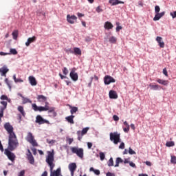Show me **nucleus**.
Returning a JSON list of instances; mask_svg holds the SVG:
<instances>
[{
    "instance_id": "nucleus-49",
    "label": "nucleus",
    "mask_w": 176,
    "mask_h": 176,
    "mask_svg": "<svg viewBox=\"0 0 176 176\" xmlns=\"http://www.w3.org/2000/svg\"><path fill=\"white\" fill-rule=\"evenodd\" d=\"M162 72H163L164 75H165V76H168V73L167 72V69L166 68L163 69Z\"/></svg>"
},
{
    "instance_id": "nucleus-33",
    "label": "nucleus",
    "mask_w": 176,
    "mask_h": 176,
    "mask_svg": "<svg viewBox=\"0 0 176 176\" xmlns=\"http://www.w3.org/2000/svg\"><path fill=\"white\" fill-rule=\"evenodd\" d=\"M22 100H23V104H28V102L30 104H32V101L30 99H28V98H25L24 96L22 97Z\"/></svg>"
},
{
    "instance_id": "nucleus-13",
    "label": "nucleus",
    "mask_w": 176,
    "mask_h": 176,
    "mask_svg": "<svg viewBox=\"0 0 176 176\" xmlns=\"http://www.w3.org/2000/svg\"><path fill=\"white\" fill-rule=\"evenodd\" d=\"M70 78L71 79H72V80H74V82H76V80H78V73L75 72L74 69H72L70 72Z\"/></svg>"
},
{
    "instance_id": "nucleus-8",
    "label": "nucleus",
    "mask_w": 176,
    "mask_h": 176,
    "mask_svg": "<svg viewBox=\"0 0 176 176\" xmlns=\"http://www.w3.org/2000/svg\"><path fill=\"white\" fill-rule=\"evenodd\" d=\"M1 104L3 107H0V122H2V118H3V112H4L5 109H6V107H8V102L1 101Z\"/></svg>"
},
{
    "instance_id": "nucleus-42",
    "label": "nucleus",
    "mask_w": 176,
    "mask_h": 176,
    "mask_svg": "<svg viewBox=\"0 0 176 176\" xmlns=\"http://www.w3.org/2000/svg\"><path fill=\"white\" fill-rule=\"evenodd\" d=\"M37 99L38 101H45V96L43 95H39L38 96Z\"/></svg>"
},
{
    "instance_id": "nucleus-19",
    "label": "nucleus",
    "mask_w": 176,
    "mask_h": 176,
    "mask_svg": "<svg viewBox=\"0 0 176 176\" xmlns=\"http://www.w3.org/2000/svg\"><path fill=\"white\" fill-rule=\"evenodd\" d=\"M36 123H38V124H45V119H43L42 116L38 115L36 117Z\"/></svg>"
},
{
    "instance_id": "nucleus-43",
    "label": "nucleus",
    "mask_w": 176,
    "mask_h": 176,
    "mask_svg": "<svg viewBox=\"0 0 176 176\" xmlns=\"http://www.w3.org/2000/svg\"><path fill=\"white\" fill-rule=\"evenodd\" d=\"M47 144H50V145H53L54 144H55L56 142V140H49V139H47Z\"/></svg>"
},
{
    "instance_id": "nucleus-17",
    "label": "nucleus",
    "mask_w": 176,
    "mask_h": 176,
    "mask_svg": "<svg viewBox=\"0 0 176 176\" xmlns=\"http://www.w3.org/2000/svg\"><path fill=\"white\" fill-rule=\"evenodd\" d=\"M8 72H9V69H8L6 66H3L0 69V73L1 76L6 77V74H8Z\"/></svg>"
},
{
    "instance_id": "nucleus-51",
    "label": "nucleus",
    "mask_w": 176,
    "mask_h": 176,
    "mask_svg": "<svg viewBox=\"0 0 176 176\" xmlns=\"http://www.w3.org/2000/svg\"><path fill=\"white\" fill-rule=\"evenodd\" d=\"M25 174V170H23L20 171L18 176H24Z\"/></svg>"
},
{
    "instance_id": "nucleus-15",
    "label": "nucleus",
    "mask_w": 176,
    "mask_h": 176,
    "mask_svg": "<svg viewBox=\"0 0 176 176\" xmlns=\"http://www.w3.org/2000/svg\"><path fill=\"white\" fill-rule=\"evenodd\" d=\"M109 98L112 100H116L118 98V93H116V91L111 90L109 92Z\"/></svg>"
},
{
    "instance_id": "nucleus-30",
    "label": "nucleus",
    "mask_w": 176,
    "mask_h": 176,
    "mask_svg": "<svg viewBox=\"0 0 176 176\" xmlns=\"http://www.w3.org/2000/svg\"><path fill=\"white\" fill-rule=\"evenodd\" d=\"M120 163H123V160L120 157H117L116 160V164L114 167H119V164Z\"/></svg>"
},
{
    "instance_id": "nucleus-37",
    "label": "nucleus",
    "mask_w": 176,
    "mask_h": 176,
    "mask_svg": "<svg viewBox=\"0 0 176 176\" xmlns=\"http://www.w3.org/2000/svg\"><path fill=\"white\" fill-rule=\"evenodd\" d=\"M174 145H175V143L173 141L171 142H167L166 143V146H168V148L171 147V146H174Z\"/></svg>"
},
{
    "instance_id": "nucleus-31",
    "label": "nucleus",
    "mask_w": 176,
    "mask_h": 176,
    "mask_svg": "<svg viewBox=\"0 0 176 176\" xmlns=\"http://www.w3.org/2000/svg\"><path fill=\"white\" fill-rule=\"evenodd\" d=\"M13 39H14L16 41V39H17L18 36H19V30H14L12 33Z\"/></svg>"
},
{
    "instance_id": "nucleus-53",
    "label": "nucleus",
    "mask_w": 176,
    "mask_h": 176,
    "mask_svg": "<svg viewBox=\"0 0 176 176\" xmlns=\"http://www.w3.org/2000/svg\"><path fill=\"white\" fill-rule=\"evenodd\" d=\"M113 120H115V122H118V120H119V117H118V116H116V115H114V116H113Z\"/></svg>"
},
{
    "instance_id": "nucleus-45",
    "label": "nucleus",
    "mask_w": 176,
    "mask_h": 176,
    "mask_svg": "<svg viewBox=\"0 0 176 176\" xmlns=\"http://www.w3.org/2000/svg\"><path fill=\"white\" fill-rule=\"evenodd\" d=\"M159 12H160V7L159 6H155V12L159 13Z\"/></svg>"
},
{
    "instance_id": "nucleus-6",
    "label": "nucleus",
    "mask_w": 176,
    "mask_h": 176,
    "mask_svg": "<svg viewBox=\"0 0 176 176\" xmlns=\"http://www.w3.org/2000/svg\"><path fill=\"white\" fill-rule=\"evenodd\" d=\"M89 129L90 128L89 127H86V128H83L82 131H77L78 141H82V138H83V135H85V134H87V132L89 131Z\"/></svg>"
},
{
    "instance_id": "nucleus-58",
    "label": "nucleus",
    "mask_w": 176,
    "mask_h": 176,
    "mask_svg": "<svg viewBox=\"0 0 176 176\" xmlns=\"http://www.w3.org/2000/svg\"><path fill=\"white\" fill-rule=\"evenodd\" d=\"M120 149H124V143L122 142L120 145L119 146Z\"/></svg>"
},
{
    "instance_id": "nucleus-55",
    "label": "nucleus",
    "mask_w": 176,
    "mask_h": 176,
    "mask_svg": "<svg viewBox=\"0 0 176 176\" xmlns=\"http://www.w3.org/2000/svg\"><path fill=\"white\" fill-rule=\"evenodd\" d=\"M23 82L24 81L21 78H16V80H15V83H19V82L21 83Z\"/></svg>"
},
{
    "instance_id": "nucleus-60",
    "label": "nucleus",
    "mask_w": 176,
    "mask_h": 176,
    "mask_svg": "<svg viewBox=\"0 0 176 176\" xmlns=\"http://www.w3.org/2000/svg\"><path fill=\"white\" fill-rule=\"evenodd\" d=\"M94 174H96V175H100V170H97L95 169V170L94 171Z\"/></svg>"
},
{
    "instance_id": "nucleus-41",
    "label": "nucleus",
    "mask_w": 176,
    "mask_h": 176,
    "mask_svg": "<svg viewBox=\"0 0 176 176\" xmlns=\"http://www.w3.org/2000/svg\"><path fill=\"white\" fill-rule=\"evenodd\" d=\"M99 156H100V160H104V159H105V154L102 152H100L99 153Z\"/></svg>"
},
{
    "instance_id": "nucleus-59",
    "label": "nucleus",
    "mask_w": 176,
    "mask_h": 176,
    "mask_svg": "<svg viewBox=\"0 0 176 176\" xmlns=\"http://www.w3.org/2000/svg\"><path fill=\"white\" fill-rule=\"evenodd\" d=\"M123 131L124 133H129V131H130V128L126 126L125 128H123Z\"/></svg>"
},
{
    "instance_id": "nucleus-24",
    "label": "nucleus",
    "mask_w": 176,
    "mask_h": 176,
    "mask_svg": "<svg viewBox=\"0 0 176 176\" xmlns=\"http://www.w3.org/2000/svg\"><path fill=\"white\" fill-rule=\"evenodd\" d=\"M29 82L32 86H36V80L34 76H29Z\"/></svg>"
},
{
    "instance_id": "nucleus-20",
    "label": "nucleus",
    "mask_w": 176,
    "mask_h": 176,
    "mask_svg": "<svg viewBox=\"0 0 176 176\" xmlns=\"http://www.w3.org/2000/svg\"><path fill=\"white\" fill-rule=\"evenodd\" d=\"M157 83H159L160 85H162L163 86H168V83H170V82H168V80H163V79H160V78H157Z\"/></svg>"
},
{
    "instance_id": "nucleus-44",
    "label": "nucleus",
    "mask_w": 176,
    "mask_h": 176,
    "mask_svg": "<svg viewBox=\"0 0 176 176\" xmlns=\"http://www.w3.org/2000/svg\"><path fill=\"white\" fill-rule=\"evenodd\" d=\"M170 163H173V164H176V157L175 156H171Z\"/></svg>"
},
{
    "instance_id": "nucleus-23",
    "label": "nucleus",
    "mask_w": 176,
    "mask_h": 176,
    "mask_svg": "<svg viewBox=\"0 0 176 176\" xmlns=\"http://www.w3.org/2000/svg\"><path fill=\"white\" fill-rule=\"evenodd\" d=\"M109 3H111L112 6H115L116 5H119V3L123 4L124 3V2L119 0H109Z\"/></svg>"
},
{
    "instance_id": "nucleus-54",
    "label": "nucleus",
    "mask_w": 176,
    "mask_h": 176,
    "mask_svg": "<svg viewBox=\"0 0 176 176\" xmlns=\"http://www.w3.org/2000/svg\"><path fill=\"white\" fill-rule=\"evenodd\" d=\"M67 142L69 143V145H71V144H72V142H74V139L72 138H67Z\"/></svg>"
},
{
    "instance_id": "nucleus-35",
    "label": "nucleus",
    "mask_w": 176,
    "mask_h": 176,
    "mask_svg": "<svg viewBox=\"0 0 176 176\" xmlns=\"http://www.w3.org/2000/svg\"><path fill=\"white\" fill-rule=\"evenodd\" d=\"M18 111L21 113L22 116H25V112L24 111V107H23V106L18 107Z\"/></svg>"
},
{
    "instance_id": "nucleus-3",
    "label": "nucleus",
    "mask_w": 176,
    "mask_h": 176,
    "mask_svg": "<svg viewBox=\"0 0 176 176\" xmlns=\"http://www.w3.org/2000/svg\"><path fill=\"white\" fill-rule=\"evenodd\" d=\"M70 151H72V153H74L79 157L80 159L82 160L85 156V150L82 148L79 147H71Z\"/></svg>"
},
{
    "instance_id": "nucleus-27",
    "label": "nucleus",
    "mask_w": 176,
    "mask_h": 176,
    "mask_svg": "<svg viewBox=\"0 0 176 176\" xmlns=\"http://www.w3.org/2000/svg\"><path fill=\"white\" fill-rule=\"evenodd\" d=\"M148 86L151 87V90H160V89H162V87L159 85L150 84Z\"/></svg>"
},
{
    "instance_id": "nucleus-22",
    "label": "nucleus",
    "mask_w": 176,
    "mask_h": 176,
    "mask_svg": "<svg viewBox=\"0 0 176 176\" xmlns=\"http://www.w3.org/2000/svg\"><path fill=\"white\" fill-rule=\"evenodd\" d=\"M28 152L29 154H28V160H29L30 164H34L35 163L34 156H32V154H31V151H30V150H28Z\"/></svg>"
},
{
    "instance_id": "nucleus-57",
    "label": "nucleus",
    "mask_w": 176,
    "mask_h": 176,
    "mask_svg": "<svg viewBox=\"0 0 176 176\" xmlns=\"http://www.w3.org/2000/svg\"><path fill=\"white\" fill-rule=\"evenodd\" d=\"M170 16H172V17L173 19L176 18V11L173 12H170Z\"/></svg>"
},
{
    "instance_id": "nucleus-63",
    "label": "nucleus",
    "mask_w": 176,
    "mask_h": 176,
    "mask_svg": "<svg viewBox=\"0 0 176 176\" xmlns=\"http://www.w3.org/2000/svg\"><path fill=\"white\" fill-rule=\"evenodd\" d=\"M145 164H146V166H148L149 167H151V166H152V163L149 161H146L145 162Z\"/></svg>"
},
{
    "instance_id": "nucleus-29",
    "label": "nucleus",
    "mask_w": 176,
    "mask_h": 176,
    "mask_svg": "<svg viewBox=\"0 0 176 176\" xmlns=\"http://www.w3.org/2000/svg\"><path fill=\"white\" fill-rule=\"evenodd\" d=\"M69 108L71 109L70 110L71 115L76 113V112H78V109L76 107H72V106L69 105Z\"/></svg>"
},
{
    "instance_id": "nucleus-21",
    "label": "nucleus",
    "mask_w": 176,
    "mask_h": 176,
    "mask_svg": "<svg viewBox=\"0 0 176 176\" xmlns=\"http://www.w3.org/2000/svg\"><path fill=\"white\" fill-rule=\"evenodd\" d=\"M48 116L50 118H56L57 116V113L56 112V108L52 109V110H50V111H47Z\"/></svg>"
},
{
    "instance_id": "nucleus-1",
    "label": "nucleus",
    "mask_w": 176,
    "mask_h": 176,
    "mask_svg": "<svg viewBox=\"0 0 176 176\" xmlns=\"http://www.w3.org/2000/svg\"><path fill=\"white\" fill-rule=\"evenodd\" d=\"M4 129L9 134L8 138V149L10 151H14L19 146V140L14 132H13V126L9 122L4 124Z\"/></svg>"
},
{
    "instance_id": "nucleus-62",
    "label": "nucleus",
    "mask_w": 176,
    "mask_h": 176,
    "mask_svg": "<svg viewBox=\"0 0 176 176\" xmlns=\"http://www.w3.org/2000/svg\"><path fill=\"white\" fill-rule=\"evenodd\" d=\"M0 151L1 152H3V146L2 145V143L0 141Z\"/></svg>"
},
{
    "instance_id": "nucleus-14",
    "label": "nucleus",
    "mask_w": 176,
    "mask_h": 176,
    "mask_svg": "<svg viewBox=\"0 0 176 176\" xmlns=\"http://www.w3.org/2000/svg\"><path fill=\"white\" fill-rule=\"evenodd\" d=\"M164 14H166V12H157L156 13V14L155 15L154 18H153V21H157L159 20H160V19H162V17H163V16H164Z\"/></svg>"
},
{
    "instance_id": "nucleus-38",
    "label": "nucleus",
    "mask_w": 176,
    "mask_h": 176,
    "mask_svg": "<svg viewBox=\"0 0 176 176\" xmlns=\"http://www.w3.org/2000/svg\"><path fill=\"white\" fill-rule=\"evenodd\" d=\"M108 166H109V167H111L112 166H113V158L111 157L109 160Z\"/></svg>"
},
{
    "instance_id": "nucleus-12",
    "label": "nucleus",
    "mask_w": 176,
    "mask_h": 176,
    "mask_svg": "<svg viewBox=\"0 0 176 176\" xmlns=\"http://www.w3.org/2000/svg\"><path fill=\"white\" fill-rule=\"evenodd\" d=\"M32 108L33 110L35 111V112H38V111L39 112H43V111H45L44 107H38L35 103L32 104Z\"/></svg>"
},
{
    "instance_id": "nucleus-5",
    "label": "nucleus",
    "mask_w": 176,
    "mask_h": 176,
    "mask_svg": "<svg viewBox=\"0 0 176 176\" xmlns=\"http://www.w3.org/2000/svg\"><path fill=\"white\" fill-rule=\"evenodd\" d=\"M25 140L28 141V142H29V144H31L32 146H38V142H36V140H35V138H34L32 133L29 132L25 138Z\"/></svg>"
},
{
    "instance_id": "nucleus-26",
    "label": "nucleus",
    "mask_w": 176,
    "mask_h": 176,
    "mask_svg": "<svg viewBox=\"0 0 176 176\" xmlns=\"http://www.w3.org/2000/svg\"><path fill=\"white\" fill-rule=\"evenodd\" d=\"M104 28H105V30H112L113 28V25H112L111 22L107 21L104 23Z\"/></svg>"
},
{
    "instance_id": "nucleus-10",
    "label": "nucleus",
    "mask_w": 176,
    "mask_h": 176,
    "mask_svg": "<svg viewBox=\"0 0 176 176\" xmlns=\"http://www.w3.org/2000/svg\"><path fill=\"white\" fill-rule=\"evenodd\" d=\"M78 20V17L75 15H67V21L69 22V24H75L76 21Z\"/></svg>"
},
{
    "instance_id": "nucleus-11",
    "label": "nucleus",
    "mask_w": 176,
    "mask_h": 176,
    "mask_svg": "<svg viewBox=\"0 0 176 176\" xmlns=\"http://www.w3.org/2000/svg\"><path fill=\"white\" fill-rule=\"evenodd\" d=\"M69 170L70 171L71 176L74 175L75 171H76V163L72 162L69 164Z\"/></svg>"
},
{
    "instance_id": "nucleus-52",
    "label": "nucleus",
    "mask_w": 176,
    "mask_h": 176,
    "mask_svg": "<svg viewBox=\"0 0 176 176\" xmlns=\"http://www.w3.org/2000/svg\"><path fill=\"white\" fill-rule=\"evenodd\" d=\"M129 166H131V167H133V168H136L137 166H135V164H134L132 162H129Z\"/></svg>"
},
{
    "instance_id": "nucleus-32",
    "label": "nucleus",
    "mask_w": 176,
    "mask_h": 176,
    "mask_svg": "<svg viewBox=\"0 0 176 176\" xmlns=\"http://www.w3.org/2000/svg\"><path fill=\"white\" fill-rule=\"evenodd\" d=\"M74 54H78V56L82 55V51L78 47L74 48Z\"/></svg>"
},
{
    "instance_id": "nucleus-9",
    "label": "nucleus",
    "mask_w": 176,
    "mask_h": 176,
    "mask_svg": "<svg viewBox=\"0 0 176 176\" xmlns=\"http://www.w3.org/2000/svg\"><path fill=\"white\" fill-rule=\"evenodd\" d=\"M116 82V80L113 78L111 76H105L104 78V85H111V83H115Z\"/></svg>"
},
{
    "instance_id": "nucleus-61",
    "label": "nucleus",
    "mask_w": 176,
    "mask_h": 176,
    "mask_svg": "<svg viewBox=\"0 0 176 176\" xmlns=\"http://www.w3.org/2000/svg\"><path fill=\"white\" fill-rule=\"evenodd\" d=\"M8 54H10L5 53L3 52H0V56H8Z\"/></svg>"
},
{
    "instance_id": "nucleus-48",
    "label": "nucleus",
    "mask_w": 176,
    "mask_h": 176,
    "mask_svg": "<svg viewBox=\"0 0 176 176\" xmlns=\"http://www.w3.org/2000/svg\"><path fill=\"white\" fill-rule=\"evenodd\" d=\"M129 155H135V151H134L133 150H132L131 148H129Z\"/></svg>"
},
{
    "instance_id": "nucleus-28",
    "label": "nucleus",
    "mask_w": 176,
    "mask_h": 176,
    "mask_svg": "<svg viewBox=\"0 0 176 176\" xmlns=\"http://www.w3.org/2000/svg\"><path fill=\"white\" fill-rule=\"evenodd\" d=\"M54 109V107L50 106V104H49V102H45V111H47V112H49L50 111H52Z\"/></svg>"
},
{
    "instance_id": "nucleus-40",
    "label": "nucleus",
    "mask_w": 176,
    "mask_h": 176,
    "mask_svg": "<svg viewBox=\"0 0 176 176\" xmlns=\"http://www.w3.org/2000/svg\"><path fill=\"white\" fill-rule=\"evenodd\" d=\"M119 24H120L119 22L116 23V25H117V27H116V32H119V31H120V30H122V28H123V27L119 25Z\"/></svg>"
},
{
    "instance_id": "nucleus-34",
    "label": "nucleus",
    "mask_w": 176,
    "mask_h": 176,
    "mask_svg": "<svg viewBox=\"0 0 176 176\" xmlns=\"http://www.w3.org/2000/svg\"><path fill=\"white\" fill-rule=\"evenodd\" d=\"M60 173H61V169L58 168L56 170L54 171L50 176H60Z\"/></svg>"
},
{
    "instance_id": "nucleus-18",
    "label": "nucleus",
    "mask_w": 176,
    "mask_h": 176,
    "mask_svg": "<svg viewBox=\"0 0 176 176\" xmlns=\"http://www.w3.org/2000/svg\"><path fill=\"white\" fill-rule=\"evenodd\" d=\"M35 41H36V37L35 36L32 37H30L29 38H28V41L25 43V46L27 47L30 46V45H31V43H34Z\"/></svg>"
},
{
    "instance_id": "nucleus-46",
    "label": "nucleus",
    "mask_w": 176,
    "mask_h": 176,
    "mask_svg": "<svg viewBox=\"0 0 176 176\" xmlns=\"http://www.w3.org/2000/svg\"><path fill=\"white\" fill-rule=\"evenodd\" d=\"M63 72L64 75H68V69H67V67H63Z\"/></svg>"
},
{
    "instance_id": "nucleus-39",
    "label": "nucleus",
    "mask_w": 176,
    "mask_h": 176,
    "mask_svg": "<svg viewBox=\"0 0 176 176\" xmlns=\"http://www.w3.org/2000/svg\"><path fill=\"white\" fill-rule=\"evenodd\" d=\"M10 54H14V55L17 54V50H16V49L14 48H11L10 50Z\"/></svg>"
},
{
    "instance_id": "nucleus-64",
    "label": "nucleus",
    "mask_w": 176,
    "mask_h": 176,
    "mask_svg": "<svg viewBox=\"0 0 176 176\" xmlns=\"http://www.w3.org/2000/svg\"><path fill=\"white\" fill-rule=\"evenodd\" d=\"M107 176H115V174L114 173H112L111 172H108L107 173Z\"/></svg>"
},
{
    "instance_id": "nucleus-47",
    "label": "nucleus",
    "mask_w": 176,
    "mask_h": 176,
    "mask_svg": "<svg viewBox=\"0 0 176 176\" xmlns=\"http://www.w3.org/2000/svg\"><path fill=\"white\" fill-rule=\"evenodd\" d=\"M0 98L1 100H6L7 101L9 100L6 95H2Z\"/></svg>"
},
{
    "instance_id": "nucleus-25",
    "label": "nucleus",
    "mask_w": 176,
    "mask_h": 176,
    "mask_svg": "<svg viewBox=\"0 0 176 176\" xmlns=\"http://www.w3.org/2000/svg\"><path fill=\"white\" fill-rule=\"evenodd\" d=\"M74 118H75V116L72 115L66 117L65 119L67 122H68V123H70L71 124H74L75 123V122L74 121Z\"/></svg>"
},
{
    "instance_id": "nucleus-16",
    "label": "nucleus",
    "mask_w": 176,
    "mask_h": 176,
    "mask_svg": "<svg viewBox=\"0 0 176 176\" xmlns=\"http://www.w3.org/2000/svg\"><path fill=\"white\" fill-rule=\"evenodd\" d=\"M156 41L157 42L160 47H162V49L164 47L165 44H164V41H163V38L160 36H157Z\"/></svg>"
},
{
    "instance_id": "nucleus-56",
    "label": "nucleus",
    "mask_w": 176,
    "mask_h": 176,
    "mask_svg": "<svg viewBox=\"0 0 176 176\" xmlns=\"http://www.w3.org/2000/svg\"><path fill=\"white\" fill-rule=\"evenodd\" d=\"M91 146H93V143H91V142H87V147H88V149H91Z\"/></svg>"
},
{
    "instance_id": "nucleus-7",
    "label": "nucleus",
    "mask_w": 176,
    "mask_h": 176,
    "mask_svg": "<svg viewBox=\"0 0 176 176\" xmlns=\"http://www.w3.org/2000/svg\"><path fill=\"white\" fill-rule=\"evenodd\" d=\"M4 153L6 155H7L9 160H11V162H14V160L16 159V155H14V153L10 151V149L6 148Z\"/></svg>"
},
{
    "instance_id": "nucleus-36",
    "label": "nucleus",
    "mask_w": 176,
    "mask_h": 176,
    "mask_svg": "<svg viewBox=\"0 0 176 176\" xmlns=\"http://www.w3.org/2000/svg\"><path fill=\"white\" fill-rule=\"evenodd\" d=\"M118 39L116 38V37L113 36L109 38V42H110V43H116Z\"/></svg>"
},
{
    "instance_id": "nucleus-50",
    "label": "nucleus",
    "mask_w": 176,
    "mask_h": 176,
    "mask_svg": "<svg viewBox=\"0 0 176 176\" xmlns=\"http://www.w3.org/2000/svg\"><path fill=\"white\" fill-rule=\"evenodd\" d=\"M96 12H97L98 13H101V12H102V8H101V7H100V6H98V7L96 8Z\"/></svg>"
},
{
    "instance_id": "nucleus-4",
    "label": "nucleus",
    "mask_w": 176,
    "mask_h": 176,
    "mask_svg": "<svg viewBox=\"0 0 176 176\" xmlns=\"http://www.w3.org/2000/svg\"><path fill=\"white\" fill-rule=\"evenodd\" d=\"M110 140L113 141L115 145H118L120 142V133L118 132L110 133Z\"/></svg>"
},
{
    "instance_id": "nucleus-2",
    "label": "nucleus",
    "mask_w": 176,
    "mask_h": 176,
    "mask_svg": "<svg viewBox=\"0 0 176 176\" xmlns=\"http://www.w3.org/2000/svg\"><path fill=\"white\" fill-rule=\"evenodd\" d=\"M47 156L46 157L45 161L50 168V170L53 171V168H54V150L52 149V151H47Z\"/></svg>"
}]
</instances>
